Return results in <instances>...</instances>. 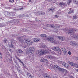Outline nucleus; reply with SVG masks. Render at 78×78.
Returning a JSON list of instances; mask_svg holds the SVG:
<instances>
[{"label": "nucleus", "instance_id": "1", "mask_svg": "<svg viewBox=\"0 0 78 78\" xmlns=\"http://www.w3.org/2000/svg\"><path fill=\"white\" fill-rule=\"evenodd\" d=\"M25 37V36H22L19 38L18 39L20 43H21L22 47L24 48H26L28 46V45H31L33 42L32 41L29 40H24L23 41V37Z\"/></svg>", "mask_w": 78, "mask_h": 78}, {"label": "nucleus", "instance_id": "2", "mask_svg": "<svg viewBox=\"0 0 78 78\" xmlns=\"http://www.w3.org/2000/svg\"><path fill=\"white\" fill-rule=\"evenodd\" d=\"M54 69H55V70H60V71L62 72V76L63 77L66 76L67 73L69 72L68 71L64 68H60L59 66H58L56 65H54Z\"/></svg>", "mask_w": 78, "mask_h": 78}, {"label": "nucleus", "instance_id": "3", "mask_svg": "<svg viewBox=\"0 0 78 78\" xmlns=\"http://www.w3.org/2000/svg\"><path fill=\"white\" fill-rule=\"evenodd\" d=\"M49 51L47 50H44L42 49L36 51V53L38 56H42L44 54L48 53Z\"/></svg>", "mask_w": 78, "mask_h": 78}, {"label": "nucleus", "instance_id": "4", "mask_svg": "<svg viewBox=\"0 0 78 78\" xmlns=\"http://www.w3.org/2000/svg\"><path fill=\"white\" fill-rule=\"evenodd\" d=\"M40 36L41 37H46L47 41H48L49 42H51L52 43L55 42L54 39L53 38L51 37H47V36H46V35L45 34H41Z\"/></svg>", "mask_w": 78, "mask_h": 78}, {"label": "nucleus", "instance_id": "5", "mask_svg": "<svg viewBox=\"0 0 78 78\" xmlns=\"http://www.w3.org/2000/svg\"><path fill=\"white\" fill-rule=\"evenodd\" d=\"M73 28H71L70 29L69 28H65L63 29V31L66 32L67 31L68 32V34H73Z\"/></svg>", "mask_w": 78, "mask_h": 78}, {"label": "nucleus", "instance_id": "6", "mask_svg": "<svg viewBox=\"0 0 78 78\" xmlns=\"http://www.w3.org/2000/svg\"><path fill=\"white\" fill-rule=\"evenodd\" d=\"M5 16H6L8 17H9V16H12V17H13L14 16H15V12H14V13L12 12L10 13L8 11H5Z\"/></svg>", "mask_w": 78, "mask_h": 78}, {"label": "nucleus", "instance_id": "7", "mask_svg": "<svg viewBox=\"0 0 78 78\" xmlns=\"http://www.w3.org/2000/svg\"><path fill=\"white\" fill-rule=\"evenodd\" d=\"M34 50V48L33 47H30L28 50V51L29 53H33Z\"/></svg>", "mask_w": 78, "mask_h": 78}, {"label": "nucleus", "instance_id": "8", "mask_svg": "<svg viewBox=\"0 0 78 78\" xmlns=\"http://www.w3.org/2000/svg\"><path fill=\"white\" fill-rule=\"evenodd\" d=\"M15 22H19L18 20H14L12 21H8L7 22L8 23H15Z\"/></svg>", "mask_w": 78, "mask_h": 78}, {"label": "nucleus", "instance_id": "9", "mask_svg": "<svg viewBox=\"0 0 78 78\" xmlns=\"http://www.w3.org/2000/svg\"><path fill=\"white\" fill-rule=\"evenodd\" d=\"M70 44V45H72V46L77 45V43L75 41H71Z\"/></svg>", "mask_w": 78, "mask_h": 78}, {"label": "nucleus", "instance_id": "10", "mask_svg": "<svg viewBox=\"0 0 78 78\" xmlns=\"http://www.w3.org/2000/svg\"><path fill=\"white\" fill-rule=\"evenodd\" d=\"M62 51H63L65 55H66V56H67V51L65 48H62Z\"/></svg>", "mask_w": 78, "mask_h": 78}, {"label": "nucleus", "instance_id": "11", "mask_svg": "<svg viewBox=\"0 0 78 78\" xmlns=\"http://www.w3.org/2000/svg\"><path fill=\"white\" fill-rule=\"evenodd\" d=\"M57 37H58L60 41H64V37L62 36H57Z\"/></svg>", "mask_w": 78, "mask_h": 78}, {"label": "nucleus", "instance_id": "12", "mask_svg": "<svg viewBox=\"0 0 78 78\" xmlns=\"http://www.w3.org/2000/svg\"><path fill=\"white\" fill-rule=\"evenodd\" d=\"M75 12V11H74V10L73 9H72L71 10H70L69 12H68V14H73V13H74Z\"/></svg>", "mask_w": 78, "mask_h": 78}, {"label": "nucleus", "instance_id": "13", "mask_svg": "<svg viewBox=\"0 0 78 78\" xmlns=\"http://www.w3.org/2000/svg\"><path fill=\"white\" fill-rule=\"evenodd\" d=\"M52 50H56V51H58V50L59 51V50H60V48H59V47H54L52 48Z\"/></svg>", "mask_w": 78, "mask_h": 78}, {"label": "nucleus", "instance_id": "14", "mask_svg": "<svg viewBox=\"0 0 78 78\" xmlns=\"http://www.w3.org/2000/svg\"><path fill=\"white\" fill-rule=\"evenodd\" d=\"M40 60L41 62H45L47 61V60L44 59L43 58H41L40 59Z\"/></svg>", "mask_w": 78, "mask_h": 78}, {"label": "nucleus", "instance_id": "15", "mask_svg": "<svg viewBox=\"0 0 78 78\" xmlns=\"http://www.w3.org/2000/svg\"><path fill=\"white\" fill-rule=\"evenodd\" d=\"M17 53H20L22 54L23 53V51L21 49H19L18 50H17Z\"/></svg>", "mask_w": 78, "mask_h": 78}, {"label": "nucleus", "instance_id": "16", "mask_svg": "<svg viewBox=\"0 0 78 78\" xmlns=\"http://www.w3.org/2000/svg\"><path fill=\"white\" fill-rule=\"evenodd\" d=\"M15 58H16V59H17L18 60V61H19L20 62V63H22V64H23V62L21 60H20L19 58H18V57L17 56H15Z\"/></svg>", "mask_w": 78, "mask_h": 78}, {"label": "nucleus", "instance_id": "17", "mask_svg": "<svg viewBox=\"0 0 78 78\" xmlns=\"http://www.w3.org/2000/svg\"><path fill=\"white\" fill-rule=\"evenodd\" d=\"M62 65L65 67L68 68V65H67V64H66V63L64 62H63Z\"/></svg>", "mask_w": 78, "mask_h": 78}, {"label": "nucleus", "instance_id": "18", "mask_svg": "<svg viewBox=\"0 0 78 78\" xmlns=\"http://www.w3.org/2000/svg\"><path fill=\"white\" fill-rule=\"evenodd\" d=\"M45 57L48 59H51L53 58V57L51 55H46L45 56Z\"/></svg>", "mask_w": 78, "mask_h": 78}, {"label": "nucleus", "instance_id": "19", "mask_svg": "<svg viewBox=\"0 0 78 78\" xmlns=\"http://www.w3.org/2000/svg\"><path fill=\"white\" fill-rule=\"evenodd\" d=\"M47 26L48 27H50V28H54V26L53 25L48 24H47Z\"/></svg>", "mask_w": 78, "mask_h": 78}, {"label": "nucleus", "instance_id": "20", "mask_svg": "<svg viewBox=\"0 0 78 78\" xmlns=\"http://www.w3.org/2000/svg\"><path fill=\"white\" fill-rule=\"evenodd\" d=\"M73 38L74 39H78V35H74L73 36Z\"/></svg>", "mask_w": 78, "mask_h": 78}, {"label": "nucleus", "instance_id": "21", "mask_svg": "<svg viewBox=\"0 0 78 78\" xmlns=\"http://www.w3.org/2000/svg\"><path fill=\"white\" fill-rule=\"evenodd\" d=\"M53 26H54V27H55L56 28H59L60 27V26L59 25L55 24V25H53Z\"/></svg>", "mask_w": 78, "mask_h": 78}, {"label": "nucleus", "instance_id": "22", "mask_svg": "<svg viewBox=\"0 0 78 78\" xmlns=\"http://www.w3.org/2000/svg\"><path fill=\"white\" fill-rule=\"evenodd\" d=\"M10 47L12 48H14V44L12 43H11L10 45Z\"/></svg>", "mask_w": 78, "mask_h": 78}, {"label": "nucleus", "instance_id": "23", "mask_svg": "<svg viewBox=\"0 0 78 78\" xmlns=\"http://www.w3.org/2000/svg\"><path fill=\"white\" fill-rule=\"evenodd\" d=\"M73 66H74V67H75L76 68H78V64H75L74 63H73Z\"/></svg>", "mask_w": 78, "mask_h": 78}, {"label": "nucleus", "instance_id": "24", "mask_svg": "<svg viewBox=\"0 0 78 78\" xmlns=\"http://www.w3.org/2000/svg\"><path fill=\"white\" fill-rule=\"evenodd\" d=\"M65 5H66V3L62 2H61L59 4L60 6H64Z\"/></svg>", "mask_w": 78, "mask_h": 78}, {"label": "nucleus", "instance_id": "25", "mask_svg": "<svg viewBox=\"0 0 78 78\" xmlns=\"http://www.w3.org/2000/svg\"><path fill=\"white\" fill-rule=\"evenodd\" d=\"M55 9L53 7H51L49 9V11H51V12H52V11H53V10Z\"/></svg>", "mask_w": 78, "mask_h": 78}, {"label": "nucleus", "instance_id": "26", "mask_svg": "<svg viewBox=\"0 0 78 78\" xmlns=\"http://www.w3.org/2000/svg\"><path fill=\"white\" fill-rule=\"evenodd\" d=\"M16 42V41L14 40H12L11 41V43L12 44H15Z\"/></svg>", "mask_w": 78, "mask_h": 78}, {"label": "nucleus", "instance_id": "27", "mask_svg": "<svg viewBox=\"0 0 78 78\" xmlns=\"http://www.w3.org/2000/svg\"><path fill=\"white\" fill-rule=\"evenodd\" d=\"M40 39H37V38H35L34 39V42H38V41H40Z\"/></svg>", "mask_w": 78, "mask_h": 78}, {"label": "nucleus", "instance_id": "28", "mask_svg": "<svg viewBox=\"0 0 78 78\" xmlns=\"http://www.w3.org/2000/svg\"><path fill=\"white\" fill-rule=\"evenodd\" d=\"M73 20H75V19H77V16L75 15L73 17Z\"/></svg>", "mask_w": 78, "mask_h": 78}, {"label": "nucleus", "instance_id": "29", "mask_svg": "<svg viewBox=\"0 0 78 78\" xmlns=\"http://www.w3.org/2000/svg\"><path fill=\"white\" fill-rule=\"evenodd\" d=\"M5 26V25L4 23H0V27H4Z\"/></svg>", "mask_w": 78, "mask_h": 78}, {"label": "nucleus", "instance_id": "30", "mask_svg": "<svg viewBox=\"0 0 78 78\" xmlns=\"http://www.w3.org/2000/svg\"><path fill=\"white\" fill-rule=\"evenodd\" d=\"M3 41L4 43H5V44L7 43V39H6V38H5L3 40Z\"/></svg>", "mask_w": 78, "mask_h": 78}, {"label": "nucleus", "instance_id": "31", "mask_svg": "<svg viewBox=\"0 0 78 78\" xmlns=\"http://www.w3.org/2000/svg\"><path fill=\"white\" fill-rule=\"evenodd\" d=\"M27 75L28 76H29V77H30V78H32V76L31 75V74H30V73H28Z\"/></svg>", "mask_w": 78, "mask_h": 78}, {"label": "nucleus", "instance_id": "32", "mask_svg": "<svg viewBox=\"0 0 78 78\" xmlns=\"http://www.w3.org/2000/svg\"><path fill=\"white\" fill-rule=\"evenodd\" d=\"M72 0H68V1L67 4H68V5H69V4H70V3H71V2H72Z\"/></svg>", "mask_w": 78, "mask_h": 78}, {"label": "nucleus", "instance_id": "33", "mask_svg": "<svg viewBox=\"0 0 78 78\" xmlns=\"http://www.w3.org/2000/svg\"><path fill=\"white\" fill-rule=\"evenodd\" d=\"M40 14H41V15H44V14H45V12H41Z\"/></svg>", "mask_w": 78, "mask_h": 78}, {"label": "nucleus", "instance_id": "34", "mask_svg": "<svg viewBox=\"0 0 78 78\" xmlns=\"http://www.w3.org/2000/svg\"><path fill=\"white\" fill-rule=\"evenodd\" d=\"M74 2L75 4H78V1L76 0H74Z\"/></svg>", "mask_w": 78, "mask_h": 78}, {"label": "nucleus", "instance_id": "35", "mask_svg": "<svg viewBox=\"0 0 78 78\" xmlns=\"http://www.w3.org/2000/svg\"><path fill=\"white\" fill-rule=\"evenodd\" d=\"M49 76L48 75H44V78H48Z\"/></svg>", "mask_w": 78, "mask_h": 78}, {"label": "nucleus", "instance_id": "36", "mask_svg": "<svg viewBox=\"0 0 78 78\" xmlns=\"http://www.w3.org/2000/svg\"><path fill=\"white\" fill-rule=\"evenodd\" d=\"M0 59H2V53L0 52Z\"/></svg>", "mask_w": 78, "mask_h": 78}, {"label": "nucleus", "instance_id": "37", "mask_svg": "<svg viewBox=\"0 0 78 78\" xmlns=\"http://www.w3.org/2000/svg\"><path fill=\"white\" fill-rule=\"evenodd\" d=\"M14 62L16 64V65H17V60H14Z\"/></svg>", "mask_w": 78, "mask_h": 78}, {"label": "nucleus", "instance_id": "38", "mask_svg": "<svg viewBox=\"0 0 78 78\" xmlns=\"http://www.w3.org/2000/svg\"><path fill=\"white\" fill-rule=\"evenodd\" d=\"M9 2L10 3H13L14 2V0H9Z\"/></svg>", "mask_w": 78, "mask_h": 78}, {"label": "nucleus", "instance_id": "39", "mask_svg": "<svg viewBox=\"0 0 78 78\" xmlns=\"http://www.w3.org/2000/svg\"><path fill=\"white\" fill-rule=\"evenodd\" d=\"M69 64H70V65H71V66H73V63H72V62H69Z\"/></svg>", "mask_w": 78, "mask_h": 78}, {"label": "nucleus", "instance_id": "40", "mask_svg": "<svg viewBox=\"0 0 78 78\" xmlns=\"http://www.w3.org/2000/svg\"><path fill=\"white\" fill-rule=\"evenodd\" d=\"M68 54L69 55H70L72 54V53H71V52H70V51H69L68 52Z\"/></svg>", "mask_w": 78, "mask_h": 78}, {"label": "nucleus", "instance_id": "41", "mask_svg": "<svg viewBox=\"0 0 78 78\" xmlns=\"http://www.w3.org/2000/svg\"><path fill=\"white\" fill-rule=\"evenodd\" d=\"M23 7H21L20 8V10H22V9H23Z\"/></svg>", "mask_w": 78, "mask_h": 78}, {"label": "nucleus", "instance_id": "42", "mask_svg": "<svg viewBox=\"0 0 78 78\" xmlns=\"http://www.w3.org/2000/svg\"><path fill=\"white\" fill-rule=\"evenodd\" d=\"M13 10L15 11H18V10H19V9L17 8H16L14 9Z\"/></svg>", "mask_w": 78, "mask_h": 78}, {"label": "nucleus", "instance_id": "43", "mask_svg": "<svg viewBox=\"0 0 78 78\" xmlns=\"http://www.w3.org/2000/svg\"><path fill=\"white\" fill-rule=\"evenodd\" d=\"M17 55L18 56H21V55L19 54V53H17Z\"/></svg>", "mask_w": 78, "mask_h": 78}, {"label": "nucleus", "instance_id": "44", "mask_svg": "<svg viewBox=\"0 0 78 78\" xmlns=\"http://www.w3.org/2000/svg\"><path fill=\"white\" fill-rule=\"evenodd\" d=\"M23 64V67H26V65H25V64H24L23 63V64Z\"/></svg>", "mask_w": 78, "mask_h": 78}, {"label": "nucleus", "instance_id": "45", "mask_svg": "<svg viewBox=\"0 0 78 78\" xmlns=\"http://www.w3.org/2000/svg\"><path fill=\"white\" fill-rule=\"evenodd\" d=\"M9 60L10 62H11L12 61V58H11V59H9Z\"/></svg>", "mask_w": 78, "mask_h": 78}, {"label": "nucleus", "instance_id": "46", "mask_svg": "<svg viewBox=\"0 0 78 78\" xmlns=\"http://www.w3.org/2000/svg\"><path fill=\"white\" fill-rule=\"evenodd\" d=\"M76 61H78V57H77L76 58Z\"/></svg>", "mask_w": 78, "mask_h": 78}, {"label": "nucleus", "instance_id": "47", "mask_svg": "<svg viewBox=\"0 0 78 78\" xmlns=\"http://www.w3.org/2000/svg\"><path fill=\"white\" fill-rule=\"evenodd\" d=\"M52 0H48V2H51Z\"/></svg>", "mask_w": 78, "mask_h": 78}, {"label": "nucleus", "instance_id": "48", "mask_svg": "<svg viewBox=\"0 0 78 78\" xmlns=\"http://www.w3.org/2000/svg\"><path fill=\"white\" fill-rule=\"evenodd\" d=\"M58 62L60 64H61V61H58Z\"/></svg>", "mask_w": 78, "mask_h": 78}, {"label": "nucleus", "instance_id": "49", "mask_svg": "<svg viewBox=\"0 0 78 78\" xmlns=\"http://www.w3.org/2000/svg\"><path fill=\"white\" fill-rule=\"evenodd\" d=\"M75 70L76 72H78V69H75Z\"/></svg>", "mask_w": 78, "mask_h": 78}, {"label": "nucleus", "instance_id": "50", "mask_svg": "<svg viewBox=\"0 0 78 78\" xmlns=\"http://www.w3.org/2000/svg\"><path fill=\"white\" fill-rule=\"evenodd\" d=\"M9 50L10 51H11V49L9 48Z\"/></svg>", "mask_w": 78, "mask_h": 78}, {"label": "nucleus", "instance_id": "51", "mask_svg": "<svg viewBox=\"0 0 78 78\" xmlns=\"http://www.w3.org/2000/svg\"><path fill=\"white\" fill-rule=\"evenodd\" d=\"M54 17H58V15H55L54 16Z\"/></svg>", "mask_w": 78, "mask_h": 78}, {"label": "nucleus", "instance_id": "52", "mask_svg": "<svg viewBox=\"0 0 78 78\" xmlns=\"http://www.w3.org/2000/svg\"><path fill=\"white\" fill-rule=\"evenodd\" d=\"M69 10H70V11H71V10H72V8H69Z\"/></svg>", "mask_w": 78, "mask_h": 78}, {"label": "nucleus", "instance_id": "53", "mask_svg": "<svg viewBox=\"0 0 78 78\" xmlns=\"http://www.w3.org/2000/svg\"><path fill=\"white\" fill-rule=\"evenodd\" d=\"M40 67H42V65H40Z\"/></svg>", "mask_w": 78, "mask_h": 78}, {"label": "nucleus", "instance_id": "54", "mask_svg": "<svg viewBox=\"0 0 78 78\" xmlns=\"http://www.w3.org/2000/svg\"><path fill=\"white\" fill-rule=\"evenodd\" d=\"M29 2H31V0H30L29 1Z\"/></svg>", "mask_w": 78, "mask_h": 78}, {"label": "nucleus", "instance_id": "55", "mask_svg": "<svg viewBox=\"0 0 78 78\" xmlns=\"http://www.w3.org/2000/svg\"><path fill=\"white\" fill-rule=\"evenodd\" d=\"M12 72H14V70H12Z\"/></svg>", "mask_w": 78, "mask_h": 78}, {"label": "nucleus", "instance_id": "56", "mask_svg": "<svg viewBox=\"0 0 78 78\" xmlns=\"http://www.w3.org/2000/svg\"><path fill=\"white\" fill-rule=\"evenodd\" d=\"M23 68H24V69H25V68H26V67H24Z\"/></svg>", "mask_w": 78, "mask_h": 78}, {"label": "nucleus", "instance_id": "57", "mask_svg": "<svg viewBox=\"0 0 78 78\" xmlns=\"http://www.w3.org/2000/svg\"><path fill=\"white\" fill-rule=\"evenodd\" d=\"M25 69H27V67H26V68H25Z\"/></svg>", "mask_w": 78, "mask_h": 78}, {"label": "nucleus", "instance_id": "58", "mask_svg": "<svg viewBox=\"0 0 78 78\" xmlns=\"http://www.w3.org/2000/svg\"><path fill=\"white\" fill-rule=\"evenodd\" d=\"M48 78H51V77H48Z\"/></svg>", "mask_w": 78, "mask_h": 78}, {"label": "nucleus", "instance_id": "59", "mask_svg": "<svg viewBox=\"0 0 78 78\" xmlns=\"http://www.w3.org/2000/svg\"><path fill=\"white\" fill-rule=\"evenodd\" d=\"M19 72H20V70L19 71Z\"/></svg>", "mask_w": 78, "mask_h": 78}, {"label": "nucleus", "instance_id": "60", "mask_svg": "<svg viewBox=\"0 0 78 78\" xmlns=\"http://www.w3.org/2000/svg\"><path fill=\"white\" fill-rule=\"evenodd\" d=\"M44 47V48H45V47Z\"/></svg>", "mask_w": 78, "mask_h": 78}, {"label": "nucleus", "instance_id": "61", "mask_svg": "<svg viewBox=\"0 0 78 78\" xmlns=\"http://www.w3.org/2000/svg\"><path fill=\"white\" fill-rule=\"evenodd\" d=\"M6 16V17H7V16Z\"/></svg>", "mask_w": 78, "mask_h": 78}]
</instances>
